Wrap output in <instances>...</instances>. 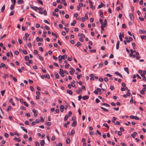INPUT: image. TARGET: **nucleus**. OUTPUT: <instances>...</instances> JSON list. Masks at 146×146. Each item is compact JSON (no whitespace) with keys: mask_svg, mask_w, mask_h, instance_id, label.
I'll return each mask as SVG.
<instances>
[{"mask_svg":"<svg viewBox=\"0 0 146 146\" xmlns=\"http://www.w3.org/2000/svg\"><path fill=\"white\" fill-rule=\"evenodd\" d=\"M103 126L106 127L108 129H109V127L108 125L106 123H104L103 124Z\"/></svg>","mask_w":146,"mask_h":146,"instance_id":"40","label":"nucleus"},{"mask_svg":"<svg viewBox=\"0 0 146 146\" xmlns=\"http://www.w3.org/2000/svg\"><path fill=\"white\" fill-rule=\"evenodd\" d=\"M23 3V0H18L17 1V3L18 4H22Z\"/></svg>","mask_w":146,"mask_h":146,"instance_id":"17","label":"nucleus"},{"mask_svg":"<svg viewBox=\"0 0 146 146\" xmlns=\"http://www.w3.org/2000/svg\"><path fill=\"white\" fill-rule=\"evenodd\" d=\"M75 133V131L74 130H72L70 133L71 135H73Z\"/></svg>","mask_w":146,"mask_h":146,"instance_id":"50","label":"nucleus"},{"mask_svg":"<svg viewBox=\"0 0 146 146\" xmlns=\"http://www.w3.org/2000/svg\"><path fill=\"white\" fill-rule=\"evenodd\" d=\"M24 104L26 107H28V104L26 102H24Z\"/></svg>","mask_w":146,"mask_h":146,"instance_id":"61","label":"nucleus"},{"mask_svg":"<svg viewBox=\"0 0 146 146\" xmlns=\"http://www.w3.org/2000/svg\"><path fill=\"white\" fill-rule=\"evenodd\" d=\"M44 35H43V37H46V31L43 32Z\"/></svg>","mask_w":146,"mask_h":146,"instance_id":"54","label":"nucleus"},{"mask_svg":"<svg viewBox=\"0 0 146 146\" xmlns=\"http://www.w3.org/2000/svg\"><path fill=\"white\" fill-rule=\"evenodd\" d=\"M82 89H81L80 88L79 89V90L78 91H76V92H77V93L78 94H79L80 92H82Z\"/></svg>","mask_w":146,"mask_h":146,"instance_id":"23","label":"nucleus"},{"mask_svg":"<svg viewBox=\"0 0 146 146\" xmlns=\"http://www.w3.org/2000/svg\"><path fill=\"white\" fill-rule=\"evenodd\" d=\"M14 139L15 140H17L18 142H19L20 141V139L19 138H17V137H15L14 138Z\"/></svg>","mask_w":146,"mask_h":146,"instance_id":"44","label":"nucleus"},{"mask_svg":"<svg viewBox=\"0 0 146 146\" xmlns=\"http://www.w3.org/2000/svg\"><path fill=\"white\" fill-rule=\"evenodd\" d=\"M115 74L119 76L121 78H123V77L118 72H115Z\"/></svg>","mask_w":146,"mask_h":146,"instance_id":"9","label":"nucleus"},{"mask_svg":"<svg viewBox=\"0 0 146 146\" xmlns=\"http://www.w3.org/2000/svg\"><path fill=\"white\" fill-rule=\"evenodd\" d=\"M23 53L25 54H27V51L25 50H23Z\"/></svg>","mask_w":146,"mask_h":146,"instance_id":"41","label":"nucleus"},{"mask_svg":"<svg viewBox=\"0 0 146 146\" xmlns=\"http://www.w3.org/2000/svg\"><path fill=\"white\" fill-rule=\"evenodd\" d=\"M59 73L60 74V75L62 77H64V71L62 69H60V72Z\"/></svg>","mask_w":146,"mask_h":146,"instance_id":"3","label":"nucleus"},{"mask_svg":"<svg viewBox=\"0 0 146 146\" xmlns=\"http://www.w3.org/2000/svg\"><path fill=\"white\" fill-rule=\"evenodd\" d=\"M55 76L56 78H58L59 77V76L58 74L56 72L55 73Z\"/></svg>","mask_w":146,"mask_h":146,"instance_id":"25","label":"nucleus"},{"mask_svg":"<svg viewBox=\"0 0 146 146\" xmlns=\"http://www.w3.org/2000/svg\"><path fill=\"white\" fill-rule=\"evenodd\" d=\"M14 12H15V11H12L9 14V16H12V15H13L14 14Z\"/></svg>","mask_w":146,"mask_h":146,"instance_id":"36","label":"nucleus"},{"mask_svg":"<svg viewBox=\"0 0 146 146\" xmlns=\"http://www.w3.org/2000/svg\"><path fill=\"white\" fill-rule=\"evenodd\" d=\"M102 105H104V106H106L108 107L110 106V105L107 103H103L102 104Z\"/></svg>","mask_w":146,"mask_h":146,"instance_id":"35","label":"nucleus"},{"mask_svg":"<svg viewBox=\"0 0 146 146\" xmlns=\"http://www.w3.org/2000/svg\"><path fill=\"white\" fill-rule=\"evenodd\" d=\"M40 77L42 79H44V77L48 79L50 78V75L48 74L44 75H41L40 76Z\"/></svg>","mask_w":146,"mask_h":146,"instance_id":"1","label":"nucleus"},{"mask_svg":"<svg viewBox=\"0 0 146 146\" xmlns=\"http://www.w3.org/2000/svg\"><path fill=\"white\" fill-rule=\"evenodd\" d=\"M68 117L67 115H65V116L64 117V120L65 121H66L68 118Z\"/></svg>","mask_w":146,"mask_h":146,"instance_id":"62","label":"nucleus"},{"mask_svg":"<svg viewBox=\"0 0 146 146\" xmlns=\"http://www.w3.org/2000/svg\"><path fill=\"white\" fill-rule=\"evenodd\" d=\"M124 70L125 71H126L128 74H129V69H128V68H127V67L125 68H124Z\"/></svg>","mask_w":146,"mask_h":146,"instance_id":"15","label":"nucleus"},{"mask_svg":"<svg viewBox=\"0 0 146 146\" xmlns=\"http://www.w3.org/2000/svg\"><path fill=\"white\" fill-rule=\"evenodd\" d=\"M9 134L7 133H5L4 134V136L6 138H7L9 137Z\"/></svg>","mask_w":146,"mask_h":146,"instance_id":"52","label":"nucleus"},{"mask_svg":"<svg viewBox=\"0 0 146 146\" xmlns=\"http://www.w3.org/2000/svg\"><path fill=\"white\" fill-rule=\"evenodd\" d=\"M62 58L63 59H65L67 58V56L66 54H64L62 56H61Z\"/></svg>","mask_w":146,"mask_h":146,"instance_id":"32","label":"nucleus"},{"mask_svg":"<svg viewBox=\"0 0 146 146\" xmlns=\"http://www.w3.org/2000/svg\"><path fill=\"white\" fill-rule=\"evenodd\" d=\"M35 8H36L37 9H38L40 11H42L43 10V9L42 8V7H35Z\"/></svg>","mask_w":146,"mask_h":146,"instance_id":"29","label":"nucleus"},{"mask_svg":"<svg viewBox=\"0 0 146 146\" xmlns=\"http://www.w3.org/2000/svg\"><path fill=\"white\" fill-rule=\"evenodd\" d=\"M129 16L131 20H133L134 19V16L133 14L130 13L129 14Z\"/></svg>","mask_w":146,"mask_h":146,"instance_id":"6","label":"nucleus"},{"mask_svg":"<svg viewBox=\"0 0 146 146\" xmlns=\"http://www.w3.org/2000/svg\"><path fill=\"white\" fill-rule=\"evenodd\" d=\"M69 66V64H67L65 66V67L66 68H68Z\"/></svg>","mask_w":146,"mask_h":146,"instance_id":"58","label":"nucleus"},{"mask_svg":"<svg viewBox=\"0 0 146 146\" xmlns=\"http://www.w3.org/2000/svg\"><path fill=\"white\" fill-rule=\"evenodd\" d=\"M62 58L61 56H59L58 57V59L59 61H61L62 60Z\"/></svg>","mask_w":146,"mask_h":146,"instance_id":"47","label":"nucleus"},{"mask_svg":"<svg viewBox=\"0 0 146 146\" xmlns=\"http://www.w3.org/2000/svg\"><path fill=\"white\" fill-rule=\"evenodd\" d=\"M5 90H2L1 91V95H2V96H4V95L5 93Z\"/></svg>","mask_w":146,"mask_h":146,"instance_id":"39","label":"nucleus"},{"mask_svg":"<svg viewBox=\"0 0 146 146\" xmlns=\"http://www.w3.org/2000/svg\"><path fill=\"white\" fill-rule=\"evenodd\" d=\"M45 123L47 125H48L49 126H50L51 125V123L50 122H48L47 121H46L45 122Z\"/></svg>","mask_w":146,"mask_h":146,"instance_id":"37","label":"nucleus"},{"mask_svg":"<svg viewBox=\"0 0 146 146\" xmlns=\"http://www.w3.org/2000/svg\"><path fill=\"white\" fill-rule=\"evenodd\" d=\"M116 120V117H113V119L112 120V122L114 123L115 122V121Z\"/></svg>","mask_w":146,"mask_h":146,"instance_id":"34","label":"nucleus"},{"mask_svg":"<svg viewBox=\"0 0 146 146\" xmlns=\"http://www.w3.org/2000/svg\"><path fill=\"white\" fill-rule=\"evenodd\" d=\"M64 106L63 105H61L60 106V110L62 112H63L64 111Z\"/></svg>","mask_w":146,"mask_h":146,"instance_id":"7","label":"nucleus"},{"mask_svg":"<svg viewBox=\"0 0 146 146\" xmlns=\"http://www.w3.org/2000/svg\"><path fill=\"white\" fill-rule=\"evenodd\" d=\"M30 88L31 90L32 91H34V89L33 86H30Z\"/></svg>","mask_w":146,"mask_h":146,"instance_id":"60","label":"nucleus"},{"mask_svg":"<svg viewBox=\"0 0 146 146\" xmlns=\"http://www.w3.org/2000/svg\"><path fill=\"white\" fill-rule=\"evenodd\" d=\"M14 8V6H13V5H11L10 7V9L11 10H13Z\"/></svg>","mask_w":146,"mask_h":146,"instance_id":"43","label":"nucleus"},{"mask_svg":"<svg viewBox=\"0 0 146 146\" xmlns=\"http://www.w3.org/2000/svg\"><path fill=\"white\" fill-rule=\"evenodd\" d=\"M70 84L71 86H72L73 87H74L75 86V84L73 82H71L70 83Z\"/></svg>","mask_w":146,"mask_h":146,"instance_id":"55","label":"nucleus"},{"mask_svg":"<svg viewBox=\"0 0 146 146\" xmlns=\"http://www.w3.org/2000/svg\"><path fill=\"white\" fill-rule=\"evenodd\" d=\"M36 39L37 42H39V41L40 42H42L43 41V39L42 38H39L38 37L36 38Z\"/></svg>","mask_w":146,"mask_h":146,"instance_id":"5","label":"nucleus"},{"mask_svg":"<svg viewBox=\"0 0 146 146\" xmlns=\"http://www.w3.org/2000/svg\"><path fill=\"white\" fill-rule=\"evenodd\" d=\"M141 38L142 40L143 39H146V36L145 35L143 36H141Z\"/></svg>","mask_w":146,"mask_h":146,"instance_id":"27","label":"nucleus"},{"mask_svg":"<svg viewBox=\"0 0 146 146\" xmlns=\"http://www.w3.org/2000/svg\"><path fill=\"white\" fill-rule=\"evenodd\" d=\"M6 36L7 35L6 34L2 36L0 38V40H1L4 37H6Z\"/></svg>","mask_w":146,"mask_h":146,"instance_id":"53","label":"nucleus"},{"mask_svg":"<svg viewBox=\"0 0 146 146\" xmlns=\"http://www.w3.org/2000/svg\"><path fill=\"white\" fill-rule=\"evenodd\" d=\"M139 34H146V31H145L143 30L139 29Z\"/></svg>","mask_w":146,"mask_h":146,"instance_id":"4","label":"nucleus"},{"mask_svg":"<svg viewBox=\"0 0 146 146\" xmlns=\"http://www.w3.org/2000/svg\"><path fill=\"white\" fill-rule=\"evenodd\" d=\"M25 60L26 61L29 60V58L28 56H26L25 57Z\"/></svg>","mask_w":146,"mask_h":146,"instance_id":"46","label":"nucleus"},{"mask_svg":"<svg viewBox=\"0 0 146 146\" xmlns=\"http://www.w3.org/2000/svg\"><path fill=\"white\" fill-rule=\"evenodd\" d=\"M37 1L40 4L42 5L43 4V2L41 0H37Z\"/></svg>","mask_w":146,"mask_h":146,"instance_id":"42","label":"nucleus"},{"mask_svg":"<svg viewBox=\"0 0 146 146\" xmlns=\"http://www.w3.org/2000/svg\"><path fill=\"white\" fill-rule=\"evenodd\" d=\"M72 115V112L71 111H70L69 112L68 114L67 115L68 117H70V115Z\"/></svg>","mask_w":146,"mask_h":146,"instance_id":"48","label":"nucleus"},{"mask_svg":"<svg viewBox=\"0 0 146 146\" xmlns=\"http://www.w3.org/2000/svg\"><path fill=\"white\" fill-rule=\"evenodd\" d=\"M43 13L44 15H47V11L45 10L43 11Z\"/></svg>","mask_w":146,"mask_h":146,"instance_id":"51","label":"nucleus"},{"mask_svg":"<svg viewBox=\"0 0 146 146\" xmlns=\"http://www.w3.org/2000/svg\"><path fill=\"white\" fill-rule=\"evenodd\" d=\"M70 122L69 121H68L67 122V123H65L64 124V127H66V128H67V125H68L70 124Z\"/></svg>","mask_w":146,"mask_h":146,"instance_id":"21","label":"nucleus"},{"mask_svg":"<svg viewBox=\"0 0 146 146\" xmlns=\"http://www.w3.org/2000/svg\"><path fill=\"white\" fill-rule=\"evenodd\" d=\"M103 63L102 62L100 63L99 65V67H101L103 65Z\"/></svg>","mask_w":146,"mask_h":146,"instance_id":"56","label":"nucleus"},{"mask_svg":"<svg viewBox=\"0 0 146 146\" xmlns=\"http://www.w3.org/2000/svg\"><path fill=\"white\" fill-rule=\"evenodd\" d=\"M39 50L41 52H43V49L42 47H40L39 48Z\"/></svg>","mask_w":146,"mask_h":146,"instance_id":"59","label":"nucleus"},{"mask_svg":"<svg viewBox=\"0 0 146 146\" xmlns=\"http://www.w3.org/2000/svg\"><path fill=\"white\" fill-rule=\"evenodd\" d=\"M21 127L26 133H27V129H26L24 127Z\"/></svg>","mask_w":146,"mask_h":146,"instance_id":"22","label":"nucleus"},{"mask_svg":"<svg viewBox=\"0 0 146 146\" xmlns=\"http://www.w3.org/2000/svg\"><path fill=\"white\" fill-rule=\"evenodd\" d=\"M45 144V141L44 140H41L40 141V144L41 146H44V144Z\"/></svg>","mask_w":146,"mask_h":146,"instance_id":"11","label":"nucleus"},{"mask_svg":"<svg viewBox=\"0 0 146 146\" xmlns=\"http://www.w3.org/2000/svg\"><path fill=\"white\" fill-rule=\"evenodd\" d=\"M70 139L69 138L67 139L66 140V143L67 144H69L70 143Z\"/></svg>","mask_w":146,"mask_h":146,"instance_id":"30","label":"nucleus"},{"mask_svg":"<svg viewBox=\"0 0 146 146\" xmlns=\"http://www.w3.org/2000/svg\"><path fill=\"white\" fill-rule=\"evenodd\" d=\"M11 109V107L10 106H8L7 108V111H9V110Z\"/></svg>","mask_w":146,"mask_h":146,"instance_id":"38","label":"nucleus"},{"mask_svg":"<svg viewBox=\"0 0 146 146\" xmlns=\"http://www.w3.org/2000/svg\"><path fill=\"white\" fill-rule=\"evenodd\" d=\"M76 125V121H74L72 124V126L73 127H75Z\"/></svg>","mask_w":146,"mask_h":146,"instance_id":"18","label":"nucleus"},{"mask_svg":"<svg viewBox=\"0 0 146 146\" xmlns=\"http://www.w3.org/2000/svg\"><path fill=\"white\" fill-rule=\"evenodd\" d=\"M105 6V5L103 3H102L101 2V5H99L98 7V9H100L102 7H104Z\"/></svg>","mask_w":146,"mask_h":146,"instance_id":"12","label":"nucleus"},{"mask_svg":"<svg viewBox=\"0 0 146 146\" xmlns=\"http://www.w3.org/2000/svg\"><path fill=\"white\" fill-rule=\"evenodd\" d=\"M139 19L141 21H144V19L143 18V17H139Z\"/></svg>","mask_w":146,"mask_h":146,"instance_id":"49","label":"nucleus"},{"mask_svg":"<svg viewBox=\"0 0 146 146\" xmlns=\"http://www.w3.org/2000/svg\"><path fill=\"white\" fill-rule=\"evenodd\" d=\"M96 102L97 103H98L100 102V100L98 99L97 98L96 100Z\"/></svg>","mask_w":146,"mask_h":146,"instance_id":"63","label":"nucleus"},{"mask_svg":"<svg viewBox=\"0 0 146 146\" xmlns=\"http://www.w3.org/2000/svg\"><path fill=\"white\" fill-rule=\"evenodd\" d=\"M137 135V133L136 132H134L131 135V136L133 138H134L135 136Z\"/></svg>","mask_w":146,"mask_h":146,"instance_id":"8","label":"nucleus"},{"mask_svg":"<svg viewBox=\"0 0 146 146\" xmlns=\"http://www.w3.org/2000/svg\"><path fill=\"white\" fill-rule=\"evenodd\" d=\"M89 96L87 95H85L83 96V99L84 100H87L89 98Z\"/></svg>","mask_w":146,"mask_h":146,"instance_id":"13","label":"nucleus"},{"mask_svg":"<svg viewBox=\"0 0 146 146\" xmlns=\"http://www.w3.org/2000/svg\"><path fill=\"white\" fill-rule=\"evenodd\" d=\"M5 65L3 63H1V65H0V68H1L2 67H5Z\"/></svg>","mask_w":146,"mask_h":146,"instance_id":"31","label":"nucleus"},{"mask_svg":"<svg viewBox=\"0 0 146 146\" xmlns=\"http://www.w3.org/2000/svg\"><path fill=\"white\" fill-rule=\"evenodd\" d=\"M100 16L102 17H103L104 16H103V12L101 10H100Z\"/></svg>","mask_w":146,"mask_h":146,"instance_id":"33","label":"nucleus"},{"mask_svg":"<svg viewBox=\"0 0 146 146\" xmlns=\"http://www.w3.org/2000/svg\"><path fill=\"white\" fill-rule=\"evenodd\" d=\"M96 51V49L94 50H90V52H95Z\"/></svg>","mask_w":146,"mask_h":146,"instance_id":"45","label":"nucleus"},{"mask_svg":"<svg viewBox=\"0 0 146 146\" xmlns=\"http://www.w3.org/2000/svg\"><path fill=\"white\" fill-rule=\"evenodd\" d=\"M81 45V43L79 42H77V44H75V46H77V47L79 46H80Z\"/></svg>","mask_w":146,"mask_h":146,"instance_id":"24","label":"nucleus"},{"mask_svg":"<svg viewBox=\"0 0 146 146\" xmlns=\"http://www.w3.org/2000/svg\"><path fill=\"white\" fill-rule=\"evenodd\" d=\"M119 43L120 42L119 40L116 43V48L117 49H118L119 48Z\"/></svg>","mask_w":146,"mask_h":146,"instance_id":"14","label":"nucleus"},{"mask_svg":"<svg viewBox=\"0 0 146 146\" xmlns=\"http://www.w3.org/2000/svg\"><path fill=\"white\" fill-rule=\"evenodd\" d=\"M89 3H90V7L91 8H93V5H92V2L90 0H89Z\"/></svg>","mask_w":146,"mask_h":146,"instance_id":"16","label":"nucleus"},{"mask_svg":"<svg viewBox=\"0 0 146 146\" xmlns=\"http://www.w3.org/2000/svg\"><path fill=\"white\" fill-rule=\"evenodd\" d=\"M130 118L131 119H134L137 120H138L139 119V118L136 116H134L133 115H131L130 116Z\"/></svg>","mask_w":146,"mask_h":146,"instance_id":"2","label":"nucleus"},{"mask_svg":"<svg viewBox=\"0 0 146 146\" xmlns=\"http://www.w3.org/2000/svg\"><path fill=\"white\" fill-rule=\"evenodd\" d=\"M5 9V5H4L1 9V12H3L4 10Z\"/></svg>","mask_w":146,"mask_h":146,"instance_id":"28","label":"nucleus"},{"mask_svg":"<svg viewBox=\"0 0 146 146\" xmlns=\"http://www.w3.org/2000/svg\"><path fill=\"white\" fill-rule=\"evenodd\" d=\"M67 93H68L69 94H70V95H72V92L71 90H67Z\"/></svg>","mask_w":146,"mask_h":146,"instance_id":"19","label":"nucleus"},{"mask_svg":"<svg viewBox=\"0 0 146 146\" xmlns=\"http://www.w3.org/2000/svg\"><path fill=\"white\" fill-rule=\"evenodd\" d=\"M90 80H94V75L93 74H91L90 75Z\"/></svg>","mask_w":146,"mask_h":146,"instance_id":"10","label":"nucleus"},{"mask_svg":"<svg viewBox=\"0 0 146 146\" xmlns=\"http://www.w3.org/2000/svg\"><path fill=\"white\" fill-rule=\"evenodd\" d=\"M76 21L75 20H74L73 21V23H71V25L72 26H74L75 25L74 24H76Z\"/></svg>","mask_w":146,"mask_h":146,"instance_id":"20","label":"nucleus"},{"mask_svg":"<svg viewBox=\"0 0 146 146\" xmlns=\"http://www.w3.org/2000/svg\"><path fill=\"white\" fill-rule=\"evenodd\" d=\"M35 145L36 146H40L39 144L38 141H36Z\"/></svg>","mask_w":146,"mask_h":146,"instance_id":"64","label":"nucleus"},{"mask_svg":"<svg viewBox=\"0 0 146 146\" xmlns=\"http://www.w3.org/2000/svg\"><path fill=\"white\" fill-rule=\"evenodd\" d=\"M18 41L20 44H21L22 43V41L20 38H19L18 39Z\"/></svg>","mask_w":146,"mask_h":146,"instance_id":"57","label":"nucleus"},{"mask_svg":"<svg viewBox=\"0 0 146 146\" xmlns=\"http://www.w3.org/2000/svg\"><path fill=\"white\" fill-rule=\"evenodd\" d=\"M101 108L105 111L107 112L108 111V109H106L103 107H101Z\"/></svg>","mask_w":146,"mask_h":146,"instance_id":"26","label":"nucleus"}]
</instances>
